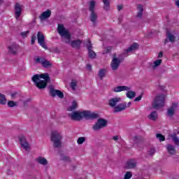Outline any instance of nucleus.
<instances>
[{"label":"nucleus","instance_id":"obj_38","mask_svg":"<svg viewBox=\"0 0 179 179\" xmlns=\"http://www.w3.org/2000/svg\"><path fill=\"white\" fill-rule=\"evenodd\" d=\"M156 137L157 139H159V141H160V142H163L166 140V137H164V136L162 135L161 134H157Z\"/></svg>","mask_w":179,"mask_h":179},{"label":"nucleus","instance_id":"obj_36","mask_svg":"<svg viewBox=\"0 0 179 179\" xmlns=\"http://www.w3.org/2000/svg\"><path fill=\"white\" fill-rule=\"evenodd\" d=\"M162 64V59H157L154 62V65H152V69H156L157 66H159Z\"/></svg>","mask_w":179,"mask_h":179},{"label":"nucleus","instance_id":"obj_29","mask_svg":"<svg viewBox=\"0 0 179 179\" xmlns=\"http://www.w3.org/2000/svg\"><path fill=\"white\" fill-rule=\"evenodd\" d=\"M96 9V1H91L90 2V6H89V10L90 12H95Z\"/></svg>","mask_w":179,"mask_h":179},{"label":"nucleus","instance_id":"obj_12","mask_svg":"<svg viewBox=\"0 0 179 179\" xmlns=\"http://www.w3.org/2000/svg\"><path fill=\"white\" fill-rule=\"evenodd\" d=\"M99 117L98 113H92L89 110H85L84 118H85V120H96V118H99Z\"/></svg>","mask_w":179,"mask_h":179},{"label":"nucleus","instance_id":"obj_44","mask_svg":"<svg viewBox=\"0 0 179 179\" xmlns=\"http://www.w3.org/2000/svg\"><path fill=\"white\" fill-rule=\"evenodd\" d=\"M86 47L88 50V51L91 50L93 48V46L92 45V42H90V41H89L87 44H86Z\"/></svg>","mask_w":179,"mask_h":179},{"label":"nucleus","instance_id":"obj_24","mask_svg":"<svg viewBox=\"0 0 179 179\" xmlns=\"http://www.w3.org/2000/svg\"><path fill=\"white\" fill-rule=\"evenodd\" d=\"M166 149L169 155H176V147L171 144H167Z\"/></svg>","mask_w":179,"mask_h":179},{"label":"nucleus","instance_id":"obj_49","mask_svg":"<svg viewBox=\"0 0 179 179\" xmlns=\"http://www.w3.org/2000/svg\"><path fill=\"white\" fill-rule=\"evenodd\" d=\"M141 100H142V95L136 97L134 101H141Z\"/></svg>","mask_w":179,"mask_h":179},{"label":"nucleus","instance_id":"obj_13","mask_svg":"<svg viewBox=\"0 0 179 179\" xmlns=\"http://www.w3.org/2000/svg\"><path fill=\"white\" fill-rule=\"evenodd\" d=\"M50 93L52 97H55V96H59V99H63L64 97V93H62V92H61L60 90L54 89V87L50 88Z\"/></svg>","mask_w":179,"mask_h":179},{"label":"nucleus","instance_id":"obj_7","mask_svg":"<svg viewBox=\"0 0 179 179\" xmlns=\"http://www.w3.org/2000/svg\"><path fill=\"white\" fill-rule=\"evenodd\" d=\"M69 117L73 121H80L83 117H85V110L81 111H74L69 115Z\"/></svg>","mask_w":179,"mask_h":179},{"label":"nucleus","instance_id":"obj_30","mask_svg":"<svg viewBox=\"0 0 179 179\" xmlns=\"http://www.w3.org/2000/svg\"><path fill=\"white\" fill-rule=\"evenodd\" d=\"M45 58L44 57H38V56H36L34 57V62L35 64H43L44 59Z\"/></svg>","mask_w":179,"mask_h":179},{"label":"nucleus","instance_id":"obj_34","mask_svg":"<svg viewBox=\"0 0 179 179\" xmlns=\"http://www.w3.org/2000/svg\"><path fill=\"white\" fill-rule=\"evenodd\" d=\"M78 108V103L73 101L72 105L68 108V111H73V110H76Z\"/></svg>","mask_w":179,"mask_h":179},{"label":"nucleus","instance_id":"obj_46","mask_svg":"<svg viewBox=\"0 0 179 179\" xmlns=\"http://www.w3.org/2000/svg\"><path fill=\"white\" fill-rule=\"evenodd\" d=\"M131 177H132V173L131 172H127L124 175V179H129Z\"/></svg>","mask_w":179,"mask_h":179},{"label":"nucleus","instance_id":"obj_21","mask_svg":"<svg viewBox=\"0 0 179 179\" xmlns=\"http://www.w3.org/2000/svg\"><path fill=\"white\" fill-rule=\"evenodd\" d=\"M135 167H136V160L130 159L127 162L126 169H135Z\"/></svg>","mask_w":179,"mask_h":179},{"label":"nucleus","instance_id":"obj_15","mask_svg":"<svg viewBox=\"0 0 179 179\" xmlns=\"http://www.w3.org/2000/svg\"><path fill=\"white\" fill-rule=\"evenodd\" d=\"M177 107H178V103H172L171 106L168 108L167 110V115L168 117H173L176 113V110H177Z\"/></svg>","mask_w":179,"mask_h":179},{"label":"nucleus","instance_id":"obj_59","mask_svg":"<svg viewBox=\"0 0 179 179\" xmlns=\"http://www.w3.org/2000/svg\"><path fill=\"white\" fill-rule=\"evenodd\" d=\"M178 134H179V131H178Z\"/></svg>","mask_w":179,"mask_h":179},{"label":"nucleus","instance_id":"obj_9","mask_svg":"<svg viewBox=\"0 0 179 179\" xmlns=\"http://www.w3.org/2000/svg\"><path fill=\"white\" fill-rule=\"evenodd\" d=\"M38 43L40 44V46L45 50H48L47 45L45 44V38L44 34L41 31H38L37 34Z\"/></svg>","mask_w":179,"mask_h":179},{"label":"nucleus","instance_id":"obj_25","mask_svg":"<svg viewBox=\"0 0 179 179\" xmlns=\"http://www.w3.org/2000/svg\"><path fill=\"white\" fill-rule=\"evenodd\" d=\"M171 138L173 141V142L176 145V146H179V138L177 136V134L173 133L171 135Z\"/></svg>","mask_w":179,"mask_h":179},{"label":"nucleus","instance_id":"obj_16","mask_svg":"<svg viewBox=\"0 0 179 179\" xmlns=\"http://www.w3.org/2000/svg\"><path fill=\"white\" fill-rule=\"evenodd\" d=\"M99 18V15L96 11L91 12L90 15V20L92 22L93 26H96L97 24V19Z\"/></svg>","mask_w":179,"mask_h":179},{"label":"nucleus","instance_id":"obj_50","mask_svg":"<svg viewBox=\"0 0 179 179\" xmlns=\"http://www.w3.org/2000/svg\"><path fill=\"white\" fill-rule=\"evenodd\" d=\"M113 141H115V142H118V139H120V137H118V136H114L113 137Z\"/></svg>","mask_w":179,"mask_h":179},{"label":"nucleus","instance_id":"obj_19","mask_svg":"<svg viewBox=\"0 0 179 179\" xmlns=\"http://www.w3.org/2000/svg\"><path fill=\"white\" fill-rule=\"evenodd\" d=\"M18 48L19 45L16 44L11 45L10 46H8V52L13 55H16V54H17Z\"/></svg>","mask_w":179,"mask_h":179},{"label":"nucleus","instance_id":"obj_55","mask_svg":"<svg viewBox=\"0 0 179 179\" xmlns=\"http://www.w3.org/2000/svg\"><path fill=\"white\" fill-rule=\"evenodd\" d=\"M163 57V52H160L158 55V58H162Z\"/></svg>","mask_w":179,"mask_h":179},{"label":"nucleus","instance_id":"obj_23","mask_svg":"<svg viewBox=\"0 0 179 179\" xmlns=\"http://www.w3.org/2000/svg\"><path fill=\"white\" fill-rule=\"evenodd\" d=\"M36 162L37 163H39V164H42V166H47V164H48V161H47V159L43 157H37Z\"/></svg>","mask_w":179,"mask_h":179},{"label":"nucleus","instance_id":"obj_27","mask_svg":"<svg viewBox=\"0 0 179 179\" xmlns=\"http://www.w3.org/2000/svg\"><path fill=\"white\" fill-rule=\"evenodd\" d=\"M42 66H43V68H51V66H52V64L51 62H50L48 60H47V59H44L43 62H42L41 64Z\"/></svg>","mask_w":179,"mask_h":179},{"label":"nucleus","instance_id":"obj_53","mask_svg":"<svg viewBox=\"0 0 179 179\" xmlns=\"http://www.w3.org/2000/svg\"><path fill=\"white\" fill-rule=\"evenodd\" d=\"M87 69H88V71H92V65L87 64Z\"/></svg>","mask_w":179,"mask_h":179},{"label":"nucleus","instance_id":"obj_11","mask_svg":"<svg viewBox=\"0 0 179 179\" xmlns=\"http://www.w3.org/2000/svg\"><path fill=\"white\" fill-rule=\"evenodd\" d=\"M175 43L176 41V35L174 33L167 30L166 31V38L164 40V44H167L168 43Z\"/></svg>","mask_w":179,"mask_h":179},{"label":"nucleus","instance_id":"obj_26","mask_svg":"<svg viewBox=\"0 0 179 179\" xmlns=\"http://www.w3.org/2000/svg\"><path fill=\"white\" fill-rule=\"evenodd\" d=\"M8 103V100L6 99V96L5 94L0 93V104L1 106H5Z\"/></svg>","mask_w":179,"mask_h":179},{"label":"nucleus","instance_id":"obj_8","mask_svg":"<svg viewBox=\"0 0 179 179\" xmlns=\"http://www.w3.org/2000/svg\"><path fill=\"white\" fill-rule=\"evenodd\" d=\"M18 141L21 148H23L24 150L27 151L29 149H30V144H29V142H27L26 137L23 134L18 136Z\"/></svg>","mask_w":179,"mask_h":179},{"label":"nucleus","instance_id":"obj_35","mask_svg":"<svg viewBox=\"0 0 179 179\" xmlns=\"http://www.w3.org/2000/svg\"><path fill=\"white\" fill-rule=\"evenodd\" d=\"M133 141L136 145H138V143H142V140L141 139V136H135L133 138Z\"/></svg>","mask_w":179,"mask_h":179},{"label":"nucleus","instance_id":"obj_20","mask_svg":"<svg viewBox=\"0 0 179 179\" xmlns=\"http://www.w3.org/2000/svg\"><path fill=\"white\" fill-rule=\"evenodd\" d=\"M131 90V87L127 86H117L113 88V92L115 93H120V92Z\"/></svg>","mask_w":179,"mask_h":179},{"label":"nucleus","instance_id":"obj_14","mask_svg":"<svg viewBox=\"0 0 179 179\" xmlns=\"http://www.w3.org/2000/svg\"><path fill=\"white\" fill-rule=\"evenodd\" d=\"M15 17L17 20L19 17H20V15H22V6L19 3H15Z\"/></svg>","mask_w":179,"mask_h":179},{"label":"nucleus","instance_id":"obj_6","mask_svg":"<svg viewBox=\"0 0 179 179\" xmlns=\"http://www.w3.org/2000/svg\"><path fill=\"white\" fill-rule=\"evenodd\" d=\"M107 124H108L107 120L99 118L92 127V129L94 131H100V129H103V128H106V127H107Z\"/></svg>","mask_w":179,"mask_h":179},{"label":"nucleus","instance_id":"obj_54","mask_svg":"<svg viewBox=\"0 0 179 179\" xmlns=\"http://www.w3.org/2000/svg\"><path fill=\"white\" fill-rule=\"evenodd\" d=\"M175 3L178 8H179V0H175Z\"/></svg>","mask_w":179,"mask_h":179},{"label":"nucleus","instance_id":"obj_48","mask_svg":"<svg viewBox=\"0 0 179 179\" xmlns=\"http://www.w3.org/2000/svg\"><path fill=\"white\" fill-rule=\"evenodd\" d=\"M36 38H37V37L36 36V35H33L31 38V44H34V43H36Z\"/></svg>","mask_w":179,"mask_h":179},{"label":"nucleus","instance_id":"obj_4","mask_svg":"<svg viewBox=\"0 0 179 179\" xmlns=\"http://www.w3.org/2000/svg\"><path fill=\"white\" fill-rule=\"evenodd\" d=\"M51 141L53 142L54 148H61L62 143V135L57 131H53L51 133Z\"/></svg>","mask_w":179,"mask_h":179},{"label":"nucleus","instance_id":"obj_39","mask_svg":"<svg viewBox=\"0 0 179 179\" xmlns=\"http://www.w3.org/2000/svg\"><path fill=\"white\" fill-rule=\"evenodd\" d=\"M88 55L90 58H96V52L93 50H88Z\"/></svg>","mask_w":179,"mask_h":179},{"label":"nucleus","instance_id":"obj_17","mask_svg":"<svg viewBox=\"0 0 179 179\" xmlns=\"http://www.w3.org/2000/svg\"><path fill=\"white\" fill-rule=\"evenodd\" d=\"M139 48V45L136 43H133L129 48L126 49L124 52V55H127L128 52H132V51H135Z\"/></svg>","mask_w":179,"mask_h":179},{"label":"nucleus","instance_id":"obj_1","mask_svg":"<svg viewBox=\"0 0 179 179\" xmlns=\"http://www.w3.org/2000/svg\"><path fill=\"white\" fill-rule=\"evenodd\" d=\"M57 32L61 37L64 38V43L69 44V45L75 50H79L82 45V41L80 39L72 40V35L69 33V31L66 30L62 24H58Z\"/></svg>","mask_w":179,"mask_h":179},{"label":"nucleus","instance_id":"obj_28","mask_svg":"<svg viewBox=\"0 0 179 179\" xmlns=\"http://www.w3.org/2000/svg\"><path fill=\"white\" fill-rule=\"evenodd\" d=\"M148 118L152 120V121H156V120H157V112H151V113L148 115Z\"/></svg>","mask_w":179,"mask_h":179},{"label":"nucleus","instance_id":"obj_45","mask_svg":"<svg viewBox=\"0 0 179 179\" xmlns=\"http://www.w3.org/2000/svg\"><path fill=\"white\" fill-rule=\"evenodd\" d=\"M29 33H30V31H23V32H21V36L22 37H23V38H26V37H27Z\"/></svg>","mask_w":179,"mask_h":179},{"label":"nucleus","instance_id":"obj_5","mask_svg":"<svg viewBox=\"0 0 179 179\" xmlns=\"http://www.w3.org/2000/svg\"><path fill=\"white\" fill-rule=\"evenodd\" d=\"M164 100H166V96L164 94H161L157 95L152 103V107L155 110H159V108H162V107H164Z\"/></svg>","mask_w":179,"mask_h":179},{"label":"nucleus","instance_id":"obj_58","mask_svg":"<svg viewBox=\"0 0 179 179\" xmlns=\"http://www.w3.org/2000/svg\"><path fill=\"white\" fill-rule=\"evenodd\" d=\"M124 57H127V55H124Z\"/></svg>","mask_w":179,"mask_h":179},{"label":"nucleus","instance_id":"obj_41","mask_svg":"<svg viewBox=\"0 0 179 179\" xmlns=\"http://www.w3.org/2000/svg\"><path fill=\"white\" fill-rule=\"evenodd\" d=\"M8 107H15L17 106V103L13 101H8L7 103Z\"/></svg>","mask_w":179,"mask_h":179},{"label":"nucleus","instance_id":"obj_52","mask_svg":"<svg viewBox=\"0 0 179 179\" xmlns=\"http://www.w3.org/2000/svg\"><path fill=\"white\" fill-rule=\"evenodd\" d=\"M123 16L122 15H120L119 17H118V21H119V23H121V22H122V19H123Z\"/></svg>","mask_w":179,"mask_h":179},{"label":"nucleus","instance_id":"obj_31","mask_svg":"<svg viewBox=\"0 0 179 179\" xmlns=\"http://www.w3.org/2000/svg\"><path fill=\"white\" fill-rule=\"evenodd\" d=\"M103 3L104 10H110V1L108 0H102Z\"/></svg>","mask_w":179,"mask_h":179},{"label":"nucleus","instance_id":"obj_43","mask_svg":"<svg viewBox=\"0 0 179 179\" xmlns=\"http://www.w3.org/2000/svg\"><path fill=\"white\" fill-rule=\"evenodd\" d=\"M85 141H86V138L85 137H80V138H78L77 142H78V145H82V143H83V142H85Z\"/></svg>","mask_w":179,"mask_h":179},{"label":"nucleus","instance_id":"obj_18","mask_svg":"<svg viewBox=\"0 0 179 179\" xmlns=\"http://www.w3.org/2000/svg\"><path fill=\"white\" fill-rule=\"evenodd\" d=\"M49 17H51V10H48L46 11H44L40 16L39 19L43 22V20H45L47 19H49Z\"/></svg>","mask_w":179,"mask_h":179},{"label":"nucleus","instance_id":"obj_10","mask_svg":"<svg viewBox=\"0 0 179 179\" xmlns=\"http://www.w3.org/2000/svg\"><path fill=\"white\" fill-rule=\"evenodd\" d=\"M121 59L117 58L115 55L113 57L110 64V66L113 71H117V69L120 68V64H121Z\"/></svg>","mask_w":179,"mask_h":179},{"label":"nucleus","instance_id":"obj_22","mask_svg":"<svg viewBox=\"0 0 179 179\" xmlns=\"http://www.w3.org/2000/svg\"><path fill=\"white\" fill-rule=\"evenodd\" d=\"M137 9L138 12L137 13L136 17H138L139 19H142V16L143 15V6L141 4H138L137 6Z\"/></svg>","mask_w":179,"mask_h":179},{"label":"nucleus","instance_id":"obj_37","mask_svg":"<svg viewBox=\"0 0 179 179\" xmlns=\"http://www.w3.org/2000/svg\"><path fill=\"white\" fill-rule=\"evenodd\" d=\"M61 160L63 162H67L68 163H70L71 158L69 156L62 155L60 157Z\"/></svg>","mask_w":179,"mask_h":179},{"label":"nucleus","instance_id":"obj_3","mask_svg":"<svg viewBox=\"0 0 179 179\" xmlns=\"http://www.w3.org/2000/svg\"><path fill=\"white\" fill-rule=\"evenodd\" d=\"M120 101H121L120 97H114L109 100L108 106L114 108L113 113H121V111H124V110L127 109V103L123 102L119 103Z\"/></svg>","mask_w":179,"mask_h":179},{"label":"nucleus","instance_id":"obj_56","mask_svg":"<svg viewBox=\"0 0 179 179\" xmlns=\"http://www.w3.org/2000/svg\"><path fill=\"white\" fill-rule=\"evenodd\" d=\"M131 102H129L128 103H127V106H128V107H129V106H131Z\"/></svg>","mask_w":179,"mask_h":179},{"label":"nucleus","instance_id":"obj_32","mask_svg":"<svg viewBox=\"0 0 179 179\" xmlns=\"http://www.w3.org/2000/svg\"><path fill=\"white\" fill-rule=\"evenodd\" d=\"M98 76L99 77L101 80H103V78L106 76V69H102L99 70Z\"/></svg>","mask_w":179,"mask_h":179},{"label":"nucleus","instance_id":"obj_33","mask_svg":"<svg viewBox=\"0 0 179 179\" xmlns=\"http://www.w3.org/2000/svg\"><path fill=\"white\" fill-rule=\"evenodd\" d=\"M126 96L128 99H134V97H135V96H136V94L134 91L128 90L126 94Z\"/></svg>","mask_w":179,"mask_h":179},{"label":"nucleus","instance_id":"obj_40","mask_svg":"<svg viewBox=\"0 0 179 179\" xmlns=\"http://www.w3.org/2000/svg\"><path fill=\"white\" fill-rule=\"evenodd\" d=\"M77 83L75 80H73L71 83V87L72 90H76Z\"/></svg>","mask_w":179,"mask_h":179},{"label":"nucleus","instance_id":"obj_57","mask_svg":"<svg viewBox=\"0 0 179 179\" xmlns=\"http://www.w3.org/2000/svg\"><path fill=\"white\" fill-rule=\"evenodd\" d=\"M2 2H3L2 0H0V5L1 4Z\"/></svg>","mask_w":179,"mask_h":179},{"label":"nucleus","instance_id":"obj_51","mask_svg":"<svg viewBox=\"0 0 179 179\" xmlns=\"http://www.w3.org/2000/svg\"><path fill=\"white\" fill-rule=\"evenodd\" d=\"M122 8H124V6L122 5H119L117 6V10H122Z\"/></svg>","mask_w":179,"mask_h":179},{"label":"nucleus","instance_id":"obj_42","mask_svg":"<svg viewBox=\"0 0 179 179\" xmlns=\"http://www.w3.org/2000/svg\"><path fill=\"white\" fill-rule=\"evenodd\" d=\"M111 50H113V48L111 46H108L103 50V54H108V52H111Z\"/></svg>","mask_w":179,"mask_h":179},{"label":"nucleus","instance_id":"obj_2","mask_svg":"<svg viewBox=\"0 0 179 179\" xmlns=\"http://www.w3.org/2000/svg\"><path fill=\"white\" fill-rule=\"evenodd\" d=\"M32 80L38 89H45L47 84L50 82V76L48 73L41 75L36 74L32 77Z\"/></svg>","mask_w":179,"mask_h":179},{"label":"nucleus","instance_id":"obj_47","mask_svg":"<svg viewBox=\"0 0 179 179\" xmlns=\"http://www.w3.org/2000/svg\"><path fill=\"white\" fill-rule=\"evenodd\" d=\"M155 152H156V150H155V148H151L148 151V155H150V156H153V155H155Z\"/></svg>","mask_w":179,"mask_h":179}]
</instances>
